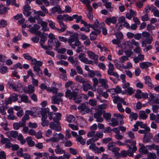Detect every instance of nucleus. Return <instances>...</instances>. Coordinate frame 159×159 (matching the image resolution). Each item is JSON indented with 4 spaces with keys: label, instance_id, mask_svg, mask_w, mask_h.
I'll list each match as a JSON object with an SVG mask.
<instances>
[{
    "label": "nucleus",
    "instance_id": "obj_46",
    "mask_svg": "<svg viewBox=\"0 0 159 159\" xmlns=\"http://www.w3.org/2000/svg\"><path fill=\"white\" fill-rule=\"evenodd\" d=\"M85 55V54L84 53H81L79 55V58L83 62H84L86 58V57H84Z\"/></svg>",
    "mask_w": 159,
    "mask_h": 159
},
{
    "label": "nucleus",
    "instance_id": "obj_30",
    "mask_svg": "<svg viewBox=\"0 0 159 159\" xmlns=\"http://www.w3.org/2000/svg\"><path fill=\"white\" fill-rule=\"evenodd\" d=\"M110 121L111 122L109 123V125L112 127H115L119 125L118 121L114 118L111 119Z\"/></svg>",
    "mask_w": 159,
    "mask_h": 159
},
{
    "label": "nucleus",
    "instance_id": "obj_22",
    "mask_svg": "<svg viewBox=\"0 0 159 159\" xmlns=\"http://www.w3.org/2000/svg\"><path fill=\"white\" fill-rule=\"evenodd\" d=\"M38 23L41 25V26L42 27L41 30H42L43 32H45L48 30L47 27L48 23L45 21H41L40 23L38 22Z\"/></svg>",
    "mask_w": 159,
    "mask_h": 159
},
{
    "label": "nucleus",
    "instance_id": "obj_52",
    "mask_svg": "<svg viewBox=\"0 0 159 159\" xmlns=\"http://www.w3.org/2000/svg\"><path fill=\"white\" fill-rule=\"evenodd\" d=\"M148 159H156V156L155 153H150L148 154Z\"/></svg>",
    "mask_w": 159,
    "mask_h": 159
},
{
    "label": "nucleus",
    "instance_id": "obj_12",
    "mask_svg": "<svg viewBox=\"0 0 159 159\" xmlns=\"http://www.w3.org/2000/svg\"><path fill=\"white\" fill-rule=\"evenodd\" d=\"M88 57L91 59L93 60L96 64L98 63V56L93 52L90 51H87L86 52Z\"/></svg>",
    "mask_w": 159,
    "mask_h": 159
},
{
    "label": "nucleus",
    "instance_id": "obj_42",
    "mask_svg": "<svg viewBox=\"0 0 159 159\" xmlns=\"http://www.w3.org/2000/svg\"><path fill=\"white\" fill-rule=\"evenodd\" d=\"M26 1L27 4L24 6V10H30V7L28 4H30V3L32 0H26Z\"/></svg>",
    "mask_w": 159,
    "mask_h": 159
},
{
    "label": "nucleus",
    "instance_id": "obj_25",
    "mask_svg": "<svg viewBox=\"0 0 159 159\" xmlns=\"http://www.w3.org/2000/svg\"><path fill=\"white\" fill-rule=\"evenodd\" d=\"M103 111L104 112L102 114L104 118L107 122H110L111 119V114L110 113L106 112L104 111Z\"/></svg>",
    "mask_w": 159,
    "mask_h": 159
},
{
    "label": "nucleus",
    "instance_id": "obj_31",
    "mask_svg": "<svg viewBox=\"0 0 159 159\" xmlns=\"http://www.w3.org/2000/svg\"><path fill=\"white\" fill-rule=\"evenodd\" d=\"M68 60L74 66H75L79 62L77 58L74 59L72 57H69Z\"/></svg>",
    "mask_w": 159,
    "mask_h": 159
},
{
    "label": "nucleus",
    "instance_id": "obj_6",
    "mask_svg": "<svg viewBox=\"0 0 159 159\" xmlns=\"http://www.w3.org/2000/svg\"><path fill=\"white\" fill-rule=\"evenodd\" d=\"M108 69L107 71V74L109 75H113L117 80H120L119 75L116 72L114 71L115 68L113 64L109 62L108 63Z\"/></svg>",
    "mask_w": 159,
    "mask_h": 159
},
{
    "label": "nucleus",
    "instance_id": "obj_50",
    "mask_svg": "<svg viewBox=\"0 0 159 159\" xmlns=\"http://www.w3.org/2000/svg\"><path fill=\"white\" fill-rule=\"evenodd\" d=\"M123 24L120 22L117 23L115 26V29L119 31L122 29Z\"/></svg>",
    "mask_w": 159,
    "mask_h": 159
},
{
    "label": "nucleus",
    "instance_id": "obj_45",
    "mask_svg": "<svg viewBox=\"0 0 159 159\" xmlns=\"http://www.w3.org/2000/svg\"><path fill=\"white\" fill-rule=\"evenodd\" d=\"M99 23V22L98 20H96L94 24L93 25V29L95 30L94 31H96L97 30H100V29H98V25Z\"/></svg>",
    "mask_w": 159,
    "mask_h": 159
},
{
    "label": "nucleus",
    "instance_id": "obj_32",
    "mask_svg": "<svg viewBox=\"0 0 159 159\" xmlns=\"http://www.w3.org/2000/svg\"><path fill=\"white\" fill-rule=\"evenodd\" d=\"M26 140L27 143L29 146L30 147L34 146L35 143L32 140V138L31 136L28 137L26 138Z\"/></svg>",
    "mask_w": 159,
    "mask_h": 159
},
{
    "label": "nucleus",
    "instance_id": "obj_49",
    "mask_svg": "<svg viewBox=\"0 0 159 159\" xmlns=\"http://www.w3.org/2000/svg\"><path fill=\"white\" fill-rule=\"evenodd\" d=\"M58 22L61 28H64V31H65L67 28V26L64 24V23L61 20H58Z\"/></svg>",
    "mask_w": 159,
    "mask_h": 159
},
{
    "label": "nucleus",
    "instance_id": "obj_47",
    "mask_svg": "<svg viewBox=\"0 0 159 159\" xmlns=\"http://www.w3.org/2000/svg\"><path fill=\"white\" fill-rule=\"evenodd\" d=\"M147 147H148L149 149L150 150L152 149L156 150L159 148V146L156 145L154 144H152L151 145L148 146Z\"/></svg>",
    "mask_w": 159,
    "mask_h": 159
},
{
    "label": "nucleus",
    "instance_id": "obj_62",
    "mask_svg": "<svg viewBox=\"0 0 159 159\" xmlns=\"http://www.w3.org/2000/svg\"><path fill=\"white\" fill-rule=\"evenodd\" d=\"M159 108V106L157 105H152V109L153 111L155 113H157L158 110Z\"/></svg>",
    "mask_w": 159,
    "mask_h": 159
},
{
    "label": "nucleus",
    "instance_id": "obj_18",
    "mask_svg": "<svg viewBox=\"0 0 159 159\" xmlns=\"http://www.w3.org/2000/svg\"><path fill=\"white\" fill-rule=\"evenodd\" d=\"M152 65L153 64L152 63L148 61L143 62L139 63L140 66L142 69H148L149 66H152Z\"/></svg>",
    "mask_w": 159,
    "mask_h": 159
},
{
    "label": "nucleus",
    "instance_id": "obj_60",
    "mask_svg": "<svg viewBox=\"0 0 159 159\" xmlns=\"http://www.w3.org/2000/svg\"><path fill=\"white\" fill-rule=\"evenodd\" d=\"M136 123V124L138 125V126H140L141 128H144L147 126L146 124H143L142 122L138 121Z\"/></svg>",
    "mask_w": 159,
    "mask_h": 159
},
{
    "label": "nucleus",
    "instance_id": "obj_21",
    "mask_svg": "<svg viewBox=\"0 0 159 159\" xmlns=\"http://www.w3.org/2000/svg\"><path fill=\"white\" fill-rule=\"evenodd\" d=\"M22 102L25 103H30V101L29 100L28 97L25 94H23L19 96Z\"/></svg>",
    "mask_w": 159,
    "mask_h": 159
},
{
    "label": "nucleus",
    "instance_id": "obj_16",
    "mask_svg": "<svg viewBox=\"0 0 159 159\" xmlns=\"http://www.w3.org/2000/svg\"><path fill=\"white\" fill-rule=\"evenodd\" d=\"M144 59V55L140 53L139 54L137 57L134 58L133 60L136 64L138 63L140 61H142Z\"/></svg>",
    "mask_w": 159,
    "mask_h": 159
},
{
    "label": "nucleus",
    "instance_id": "obj_17",
    "mask_svg": "<svg viewBox=\"0 0 159 159\" xmlns=\"http://www.w3.org/2000/svg\"><path fill=\"white\" fill-rule=\"evenodd\" d=\"M101 32V30H97L96 31H92L90 34V37L91 40H94L96 38L97 36L100 34Z\"/></svg>",
    "mask_w": 159,
    "mask_h": 159
},
{
    "label": "nucleus",
    "instance_id": "obj_40",
    "mask_svg": "<svg viewBox=\"0 0 159 159\" xmlns=\"http://www.w3.org/2000/svg\"><path fill=\"white\" fill-rule=\"evenodd\" d=\"M148 116L147 115L145 112L143 111H141L139 112V117L143 119H146Z\"/></svg>",
    "mask_w": 159,
    "mask_h": 159
},
{
    "label": "nucleus",
    "instance_id": "obj_48",
    "mask_svg": "<svg viewBox=\"0 0 159 159\" xmlns=\"http://www.w3.org/2000/svg\"><path fill=\"white\" fill-rule=\"evenodd\" d=\"M55 152L57 154H63L65 153L66 152L65 150L61 148H58L55 149Z\"/></svg>",
    "mask_w": 159,
    "mask_h": 159
},
{
    "label": "nucleus",
    "instance_id": "obj_10",
    "mask_svg": "<svg viewBox=\"0 0 159 159\" xmlns=\"http://www.w3.org/2000/svg\"><path fill=\"white\" fill-rule=\"evenodd\" d=\"M102 110H98L94 114L93 117L97 122H102L103 121V118L102 116Z\"/></svg>",
    "mask_w": 159,
    "mask_h": 159
},
{
    "label": "nucleus",
    "instance_id": "obj_34",
    "mask_svg": "<svg viewBox=\"0 0 159 159\" xmlns=\"http://www.w3.org/2000/svg\"><path fill=\"white\" fill-rule=\"evenodd\" d=\"M35 88L32 85H28L27 89L26 90V93H33L34 92Z\"/></svg>",
    "mask_w": 159,
    "mask_h": 159
},
{
    "label": "nucleus",
    "instance_id": "obj_13",
    "mask_svg": "<svg viewBox=\"0 0 159 159\" xmlns=\"http://www.w3.org/2000/svg\"><path fill=\"white\" fill-rule=\"evenodd\" d=\"M117 22V18L115 16L112 17H107L105 20V23L108 25H110L111 23L115 24Z\"/></svg>",
    "mask_w": 159,
    "mask_h": 159
},
{
    "label": "nucleus",
    "instance_id": "obj_20",
    "mask_svg": "<svg viewBox=\"0 0 159 159\" xmlns=\"http://www.w3.org/2000/svg\"><path fill=\"white\" fill-rule=\"evenodd\" d=\"M136 15V12L135 11H129V12H127L126 14V17L129 20H130L132 17L135 16Z\"/></svg>",
    "mask_w": 159,
    "mask_h": 159
},
{
    "label": "nucleus",
    "instance_id": "obj_29",
    "mask_svg": "<svg viewBox=\"0 0 159 159\" xmlns=\"http://www.w3.org/2000/svg\"><path fill=\"white\" fill-rule=\"evenodd\" d=\"M82 87L84 91H87L89 89H90L92 88L93 89L91 85L87 82L84 84H82Z\"/></svg>",
    "mask_w": 159,
    "mask_h": 159
},
{
    "label": "nucleus",
    "instance_id": "obj_8",
    "mask_svg": "<svg viewBox=\"0 0 159 159\" xmlns=\"http://www.w3.org/2000/svg\"><path fill=\"white\" fill-rule=\"evenodd\" d=\"M78 109L80 110V112L82 115L89 113L91 111L89 107L86 105L85 103H82L79 105L78 107Z\"/></svg>",
    "mask_w": 159,
    "mask_h": 159
},
{
    "label": "nucleus",
    "instance_id": "obj_54",
    "mask_svg": "<svg viewBox=\"0 0 159 159\" xmlns=\"http://www.w3.org/2000/svg\"><path fill=\"white\" fill-rule=\"evenodd\" d=\"M141 91L140 89H138L135 94V97L137 99H141Z\"/></svg>",
    "mask_w": 159,
    "mask_h": 159
},
{
    "label": "nucleus",
    "instance_id": "obj_3",
    "mask_svg": "<svg viewBox=\"0 0 159 159\" xmlns=\"http://www.w3.org/2000/svg\"><path fill=\"white\" fill-rule=\"evenodd\" d=\"M64 16L65 19L68 20V21H72L75 19L76 20V22L77 23H78L80 21L81 24H84V26L87 25V23L82 19V16H78L77 14H74L72 16L66 15H64Z\"/></svg>",
    "mask_w": 159,
    "mask_h": 159
},
{
    "label": "nucleus",
    "instance_id": "obj_2",
    "mask_svg": "<svg viewBox=\"0 0 159 159\" xmlns=\"http://www.w3.org/2000/svg\"><path fill=\"white\" fill-rule=\"evenodd\" d=\"M125 145L127 146L129 149L127 152L128 155L129 157H133V153L137 150V148L135 146L136 144V141L131 139H127L124 141Z\"/></svg>",
    "mask_w": 159,
    "mask_h": 159
},
{
    "label": "nucleus",
    "instance_id": "obj_37",
    "mask_svg": "<svg viewBox=\"0 0 159 159\" xmlns=\"http://www.w3.org/2000/svg\"><path fill=\"white\" fill-rule=\"evenodd\" d=\"M47 118L45 117V116L44 118H42V123L41 125L42 126L44 127L45 126H48L49 124V121L48 120H46Z\"/></svg>",
    "mask_w": 159,
    "mask_h": 159
},
{
    "label": "nucleus",
    "instance_id": "obj_14",
    "mask_svg": "<svg viewBox=\"0 0 159 159\" xmlns=\"http://www.w3.org/2000/svg\"><path fill=\"white\" fill-rule=\"evenodd\" d=\"M95 75L98 77H100L101 75L99 71L97 70H91L88 73V76L90 78L94 77Z\"/></svg>",
    "mask_w": 159,
    "mask_h": 159
},
{
    "label": "nucleus",
    "instance_id": "obj_51",
    "mask_svg": "<svg viewBox=\"0 0 159 159\" xmlns=\"http://www.w3.org/2000/svg\"><path fill=\"white\" fill-rule=\"evenodd\" d=\"M93 11H88V12H86L88 18L90 20H93Z\"/></svg>",
    "mask_w": 159,
    "mask_h": 159
},
{
    "label": "nucleus",
    "instance_id": "obj_24",
    "mask_svg": "<svg viewBox=\"0 0 159 159\" xmlns=\"http://www.w3.org/2000/svg\"><path fill=\"white\" fill-rule=\"evenodd\" d=\"M99 82L100 84H101L102 86L104 88L106 89L108 88V85L107 84V81L106 79L100 78L99 79Z\"/></svg>",
    "mask_w": 159,
    "mask_h": 159
},
{
    "label": "nucleus",
    "instance_id": "obj_28",
    "mask_svg": "<svg viewBox=\"0 0 159 159\" xmlns=\"http://www.w3.org/2000/svg\"><path fill=\"white\" fill-rule=\"evenodd\" d=\"M82 97L80 95H78V92H77V95L73 98V99L74 100L75 102L79 104L82 101Z\"/></svg>",
    "mask_w": 159,
    "mask_h": 159
},
{
    "label": "nucleus",
    "instance_id": "obj_53",
    "mask_svg": "<svg viewBox=\"0 0 159 159\" xmlns=\"http://www.w3.org/2000/svg\"><path fill=\"white\" fill-rule=\"evenodd\" d=\"M8 68L6 66H0V72L2 74H5L6 73Z\"/></svg>",
    "mask_w": 159,
    "mask_h": 159
},
{
    "label": "nucleus",
    "instance_id": "obj_38",
    "mask_svg": "<svg viewBox=\"0 0 159 159\" xmlns=\"http://www.w3.org/2000/svg\"><path fill=\"white\" fill-rule=\"evenodd\" d=\"M138 117V115L137 114L133 112L130 113V114L129 116V118L131 120V121H132L133 120H136Z\"/></svg>",
    "mask_w": 159,
    "mask_h": 159
},
{
    "label": "nucleus",
    "instance_id": "obj_58",
    "mask_svg": "<svg viewBox=\"0 0 159 159\" xmlns=\"http://www.w3.org/2000/svg\"><path fill=\"white\" fill-rule=\"evenodd\" d=\"M116 38L119 40L122 39L123 38V34L121 32H118L115 34Z\"/></svg>",
    "mask_w": 159,
    "mask_h": 159
},
{
    "label": "nucleus",
    "instance_id": "obj_39",
    "mask_svg": "<svg viewBox=\"0 0 159 159\" xmlns=\"http://www.w3.org/2000/svg\"><path fill=\"white\" fill-rule=\"evenodd\" d=\"M18 68L20 69H23L22 66L20 62L16 63L14 66L11 68V70H16Z\"/></svg>",
    "mask_w": 159,
    "mask_h": 159
},
{
    "label": "nucleus",
    "instance_id": "obj_44",
    "mask_svg": "<svg viewBox=\"0 0 159 159\" xmlns=\"http://www.w3.org/2000/svg\"><path fill=\"white\" fill-rule=\"evenodd\" d=\"M134 93V90L131 87L128 88L126 90L125 93H127L129 95H131Z\"/></svg>",
    "mask_w": 159,
    "mask_h": 159
},
{
    "label": "nucleus",
    "instance_id": "obj_55",
    "mask_svg": "<svg viewBox=\"0 0 159 159\" xmlns=\"http://www.w3.org/2000/svg\"><path fill=\"white\" fill-rule=\"evenodd\" d=\"M97 101L96 100L93 99H90L89 100V104L92 106H95L97 105Z\"/></svg>",
    "mask_w": 159,
    "mask_h": 159
},
{
    "label": "nucleus",
    "instance_id": "obj_33",
    "mask_svg": "<svg viewBox=\"0 0 159 159\" xmlns=\"http://www.w3.org/2000/svg\"><path fill=\"white\" fill-rule=\"evenodd\" d=\"M76 139L77 142L80 143L82 145H84L85 144L86 139H83L82 137L80 135L76 136Z\"/></svg>",
    "mask_w": 159,
    "mask_h": 159
},
{
    "label": "nucleus",
    "instance_id": "obj_9",
    "mask_svg": "<svg viewBox=\"0 0 159 159\" xmlns=\"http://www.w3.org/2000/svg\"><path fill=\"white\" fill-rule=\"evenodd\" d=\"M40 37L41 39L39 42V43L41 47L44 49H52V46H46L43 45V44L47 40L46 36L42 34L41 35Z\"/></svg>",
    "mask_w": 159,
    "mask_h": 159
},
{
    "label": "nucleus",
    "instance_id": "obj_7",
    "mask_svg": "<svg viewBox=\"0 0 159 159\" xmlns=\"http://www.w3.org/2000/svg\"><path fill=\"white\" fill-rule=\"evenodd\" d=\"M63 96V94L59 93L53 96L52 97V103L53 104H57L59 105L60 102H62L63 100L61 98Z\"/></svg>",
    "mask_w": 159,
    "mask_h": 159
},
{
    "label": "nucleus",
    "instance_id": "obj_23",
    "mask_svg": "<svg viewBox=\"0 0 159 159\" xmlns=\"http://www.w3.org/2000/svg\"><path fill=\"white\" fill-rule=\"evenodd\" d=\"M7 86L9 88H12L13 90L15 91H17V88L14 85V82L11 80L8 81L7 84Z\"/></svg>",
    "mask_w": 159,
    "mask_h": 159
},
{
    "label": "nucleus",
    "instance_id": "obj_43",
    "mask_svg": "<svg viewBox=\"0 0 159 159\" xmlns=\"http://www.w3.org/2000/svg\"><path fill=\"white\" fill-rule=\"evenodd\" d=\"M66 119L69 122H73L75 121V118L74 116L70 115L67 117Z\"/></svg>",
    "mask_w": 159,
    "mask_h": 159
},
{
    "label": "nucleus",
    "instance_id": "obj_15",
    "mask_svg": "<svg viewBox=\"0 0 159 159\" xmlns=\"http://www.w3.org/2000/svg\"><path fill=\"white\" fill-rule=\"evenodd\" d=\"M49 127L52 129H53L56 131H60L61 130V127L58 124H55L53 122H51L49 125Z\"/></svg>",
    "mask_w": 159,
    "mask_h": 159
},
{
    "label": "nucleus",
    "instance_id": "obj_5",
    "mask_svg": "<svg viewBox=\"0 0 159 159\" xmlns=\"http://www.w3.org/2000/svg\"><path fill=\"white\" fill-rule=\"evenodd\" d=\"M142 36L143 37L146 38L145 40H144L142 42V45L143 47H145L147 44H151L153 41V38L150 36L149 33L147 31L143 32L142 34Z\"/></svg>",
    "mask_w": 159,
    "mask_h": 159
},
{
    "label": "nucleus",
    "instance_id": "obj_26",
    "mask_svg": "<svg viewBox=\"0 0 159 159\" xmlns=\"http://www.w3.org/2000/svg\"><path fill=\"white\" fill-rule=\"evenodd\" d=\"M49 111V109L48 108L41 109V110L40 111V112L42 115V118H44L45 116V117L47 118V114Z\"/></svg>",
    "mask_w": 159,
    "mask_h": 159
},
{
    "label": "nucleus",
    "instance_id": "obj_1",
    "mask_svg": "<svg viewBox=\"0 0 159 159\" xmlns=\"http://www.w3.org/2000/svg\"><path fill=\"white\" fill-rule=\"evenodd\" d=\"M23 56L25 59L31 61V65H34L33 69L36 72V74L39 77H42L43 73L40 67L42 66L43 62L41 61H37L35 58H33L28 53H24L23 54Z\"/></svg>",
    "mask_w": 159,
    "mask_h": 159
},
{
    "label": "nucleus",
    "instance_id": "obj_57",
    "mask_svg": "<svg viewBox=\"0 0 159 159\" xmlns=\"http://www.w3.org/2000/svg\"><path fill=\"white\" fill-rule=\"evenodd\" d=\"M117 107L119 111L121 112H123L125 111L124 109L123 108L121 104L120 103H117Z\"/></svg>",
    "mask_w": 159,
    "mask_h": 159
},
{
    "label": "nucleus",
    "instance_id": "obj_61",
    "mask_svg": "<svg viewBox=\"0 0 159 159\" xmlns=\"http://www.w3.org/2000/svg\"><path fill=\"white\" fill-rule=\"evenodd\" d=\"M76 69L78 73L80 74L83 75V70L80 66L77 65L76 67Z\"/></svg>",
    "mask_w": 159,
    "mask_h": 159
},
{
    "label": "nucleus",
    "instance_id": "obj_27",
    "mask_svg": "<svg viewBox=\"0 0 159 159\" xmlns=\"http://www.w3.org/2000/svg\"><path fill=\"white\" fill-rule=\"evenodd\" d=\"M144 80L145 83L147 84L149 87L151 88L153 87V84L151 82V79L149 76H146L144 78Z\"/></svg>",
    "mask_w": 159,
    "mask_h": 159
},
{
    "label": "nucleus",
    "instance_id": "obj_11",
    "mask_svg": "<svg viewBox=\"0 0 159 159\" xmlns=\"http://www.w3.org/2000/svg\"><path fill=\"white\" fill-rule=\"evenodd\" d=\"M77 92L75 91H71L69 89H67L65 93V96L69 98L70 100L72 99L77 95Z\"/></svg>",
    "mask_w": 159,
    "mask_h": 159
},
{
    "label": "nucleus",
    "instance_id": "obj_19",
    "mask_svg": "<svg viewBox=\"0 0 159 159\" xmlns=\"http://www.w3.org/2000/svg\"><path fill=\"white\" fill-rule=\"evenodd\" d=\"M108 149L109 150L112 151L116 150H119V149L118 148H116L115 146V144L114 143L111 142L108 144Z\"/></svg>",
    "mask_w": 159,
    "mask_h": 159
},
{
    "label": "nucleus",
    "instance_id": "obj_59",
    "mask_svg": "<svg viewBox=\"0 0 159 159\" xmlns=\"http://www.w3.org/2000/svg\"><path fill=\"white\" fill-rule=\"evenodd\" d=\"M2 1H6L7 2V6L10 5H13L15 2L16 0H1Z\"/></svg>",
    "mask_w": 159,
    "mask_h": 159
},
{
    "label": "nucleus",
    "instance_id": "obj_64",
    "mask_svg": "<svg viewBox=\"0 0 159 159\" xmlns=\"http://www.w3.org/2000/svg\"><path fill=\"white\" fill-rule=\"evenodd\" d=\"M0 159H6V153L3 151L0 152Z\"/></svg>",
    "mask_w": 159,
    "mask_h": 159
},
{
    "label": "nucleus",
    "instance_id": "obj_56",
    "mask_svg": "<svg viewBox=\"0 0 159 159\" xmlns=\"http://www.w3.org/2000/svg\"><path fill=\"white\" fill-rule=\"evenodd\" d=\"M7 25V21L3 19L1 20L0 21V28L5 27Z\"/></svg>",
    "mask_w": 159,
    "mask_h": 159
},
{
    "label": "nucleus",
    "instance_id": "obj_4",
    "mask_svg": "<svg viewBox=\"0 0 159 159\" xmlns=\"http://www.w3.org/2000/svg\"><path fill=\"white\" fill-rule=\"evenodd\" d=\"M68 42L69 45L74 49H75L76 46H80L81 44V43L78 39L77 37L75 35L70 36Z\"/></svg>",
    "mask_w": 159,
    "mask_h": 159
},
{
    "label": "nucleus",
    "instance_id": "obj_35",
    "mask_svg": "<svg viewBox=\"0 0 159 159\" xmlns=\"http://www.w3.org/2000/svg\"><path fill=\"white\" fill-rule=\"evenodd\" d=\"M18 135V133L17 131H11L10 132L9 134L7 135L8 138L11 137L14 138H16Z\"/></svg>",
    "mask_w": 159,
    "mask_h": 159
},
{
    "label": "nucleus",
    "instance_id": "obj_41",
    "mask_svg": "<svg viewBox=\"0 0 159 159\" xmlns=\"http://www.w3.org/2000/svg\"><path fill=\"white\" fill-rule=\"evenodd\" d=\"M0 137L1 138V142L2 144L6 143L9 141V139L7 138H5L4 135L2 134H0Z\"/></svg>",
    "mask_w": 159,
    "mask_h": 159
},
{
    "label": "nucleus",
    "instance_id": "obj_36",
    "mask_svg": "<svg viewBox=\"0 0 159 159\" xmlns=\"http://www.w3.org/2000/svg\"><path fill=\"white\" fill-rule=\"evenodd\" d=\"M53 44L54 46L55 47V50H57L58 48L60 47L61 45V43L57 39H56L53 42Z\"/></svg>",
    "mask_w": 159,
    "mask_h": 159
},
{
    "label": "nucleus",
    "instance_id": "obj_63",
    "mask_svg": "<svg viewBox=\"0 0 159 159\" xmlns=\"http://www.w3.org/2000/svg\"><path fill=\"white\" fill-rule=\"evenodd\" d=\"M34 155L37 156L35 158V159H39L43 157V154L41 152H34Z\"/></svg>",
    "mask_w": 159,
    "mask_h": 159
}]
</instances>
